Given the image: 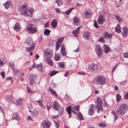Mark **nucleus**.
<instances>
[{"instance_id": "1", "label": "nucleus", "mask_w": 128, "mask_h": 128, "mask_svg": "<svg viewBox=\"0 0 128 128\" xmlns=\"http://www.w3.org/2000/svg\"><path fill=\"white\" fill-rule=\"evenodd\" d=\"M128 110V105L126 104H121L118 107L116 111V114L114 111L112 110V113L114 115V121L118 118V115L122 116L125 114Z\"/></svg>"}, {"instance_id": "2", "label": "nucleus", "mask_w": 128, "mask_h": 128, "mask_svg": "<svg viewBox=\"0 0 128 128\" xmlns=\"http://www.w3.org/2000/svg\"><path fill=\"white\" fill-rule=\"evenodd\" d=\"M34 12V10L32 8H26L25 5L22 6L20 12L21 14L24 15L25 16H32V14Z\"/></svg>"}, {"instance_id": "3", "label": "nucleus", "mask_w": 128, "mask_h": 128, "mask_svg": "<svg viewBox=\"0 0 128 128\" xmlns=\"http://www.w3.org/2000/svg\"><path fill=\"white\" fill-rule=\"evenodd\" d=\"M96 82L98 84L102 86L106 83V78L102 75L99 76L97 77Z\"/></svg>"}, {"instance_id": "4", "label": "nucleus", "mask_w": 128, "mask_h": 128, "mask_svg": "<svg viewBox=\"0 0 128 128\" xmlns=\"http://www.w3.org/2000/svg\"><path fill=\"white\" fill-rule=\"evenodd\" d=\"M36 76L33 74H31L29 75V84L32 86L33 85L36 83Z\"/></svg>"}, {"instance_id": "5", "label": "nucleus", "mask_w": 128, "mask_h": 128, "mask_svg": "<svg viewBox=\"0 0 128 128\" xmlns=\"http://www.w3.org/2000/svg\"><path fill=\"white\" fill-rule=\"evenodd\" d=\"M95 50L98 56H100L102 55L103 52L102 49L99 45H98L95 46Z\"/></svg>"}, {"instance_id": "6", "label": "nucleus", "mask_w": 128, "mask_h": 128, "mask_svg": "<svg viewBox=\"0 0 128 128\" xmlns=\"http://www.w3.org/2000/svg\"><path fill=\"white\" fill-rule=\"evenodd\" d=\"M56 110L58 114V115L61 114L64 111V109L62 107H61L56 102Z\"/></svg>"}, {"instance_id": "7", "label": "nucleus", "mask_w": 128, "mask_h": 128, "mask_svg": "<svg viewBox=\"0 0 128 128\" xmlns=\"http://www.w3.org/2000/svg\"><path fill=\"white\" fill-rule=\"evenodd\" d=\"M32 25V24H29L30 26L28 27L27 28V30L28 31L29 33L31 34L36 32L37 31L36 28H33L31 27Z\"/></svg>"}, {"instance_id": "8", "label": "nucleus", "mask_w": 128, "mask_h": 128, "mask_svg": "<svg viewBox=\"0 0 128 128\" xmlns=\"http://www.w3.org/2000/svg\"><path fill=\"white\" fill-rule=\"evenodd\" d=\"M51 122L49 121L44 120L42 122V124L44 128H49L50 126Z\"/></svg>"}, {"instance_id": "9", "label": "nucleus", "mask_w": 128, "mask_h": 128, "mask_svg": "<svg viewBox=\"0 0 128 128\" xmlns=\"http://www.w3.org/2000/svg\"><path fill=\"white\" fill-rule=\"evenodd\" d=\"M45 56L46 58H51L52 56V50H51L45 51L44 52Z\"/></svg>"}, {"instance_id": "10", "label": "nucleus", "mask_w": 128, "mask_h": 128, "mask_svg": "<svg viewBox=\"0 0 128 128\" xmlns=\"http://www.w3.org/2000/svg\"><path fill=\"white\" fill-rule=\"evenodd\" d=\"M83 15L86 18H88L91 16V12L90 10H86L83 13Z\"/></svg>"}, {"instance_id": "11", "label": "nucleus", "mask_w": 128, "mask_h": 128, "mask_svg": "<svg viewBox=\"0 0 128 128\" xmlns=\"http://www.w3.org/2000/svg\"><path fill=\"white\" fill-rule=\"evenodd\" d=\"M105 20V16L102 15H100L98 20V23L100 24H102L104 22Z\"/></svg>"}, {"instance_id": "12", "label": "nucleus", "mask_w": 128, "mask_h": 128, "mask_svg": "<svg viewBox=\"0 0 128 128\" xmlns=\"http://www.w3.org/2000/svg\"><path fill=\"white\" fill-rule=\"evenodd\" d=\"M122 34L124 37H126L128 35V28L126 27L122 28Z\"/></svg>"}, {"instance_id": "13", "label": "nucleus", "mask_w": 128, "mask_h": 128, "mask_svg": "<svg viewBox=\"0 0 128 128\" xmlns=\"http://www.w3.org/2000/svg\"><path fill=\"white\" fill-rule=\"evenodd\" d=\"M79 105H78L74 107H73L72 108L71 111L74 114H77L79 112Z\"/></svg>"}, {"instance_id": "14", "label": "nucleus", "mask_w": 128, "mask_h": 128, "mask_svg": "<svg viewBox=\"0 0 128 128\" xmlns=\"http://www.w3.org/2000/svg\"><path fill=\"white\" fill-rule=\"evenodd\" d=\"M73 22L74 24L78 26L80 24V20L77 17L75 16L73 18Z\"/></svg>"}, {"instance_id": "15", "label": "nucleus", "mask_w": 128, "mask_h": 128, "mask_svg": "<svg viewBox=\"0 0 128 128\" xmlns=\"http://www.w3.org/2000/svg\"><path fill=\"white\" fill-rule=\"evenodd\" d=\"M60 52L62 56H65L66 55L67 53L64 44H63L61 46Z\"/></svg>"}, {"instance_id": "16", "label": "nucleus", "mask_w": 128, "mask_h": 128, "mask_svg": "<svg viewBox=\"0 0 128 128\" xmlns=\"http://www.w3.org/2000/svg\"><path fill=\"white\" fill-rule=\"evenodd\" d=\"M94 105L91 104L89 110L88 112V113L90 115L92 116L93 114L94 113Z\"/></svg>"}, {"instance_id": "17", "label": "nucleus", "mask_w": 128, "mask_h": 128, "mask_svg": "<svg viewBox=\"0 0 128 128\" xmlns=\"http://www.w3.org/2000/svg\"><path fill=\"white\" fill-rule=\"evenodd\" d=\"M81 27V26H80L76 30H74L72 32V34L74 36L76 37H78L79 34V30Z\"/></svg>"}, {"instance_id": "18", "label": "nucleus", "mask_w": 128, "mask_h": 128, "mask_svg": "<svg viewBox=\"0 0 128 128\" xmlns=\"http://www.w3.org/2000/svg\"><path fill=\"white\" fill-rule=\"evenodd\" d=\"M103 47L104 52L105 54H107L110 52V48L108 45L104 44Z\"/></svg>"}, {"instance_id": "19", "label": "nucleus", "mask_w": 128, "mask_h": 128, "mask_svg": "<svg viewBox=\"0 0 128 128\" xmlns=\"http://www.w3.org/2000/svg\"><path fill=\"white\" fill-rule=\"evenodd\" d=\"M113 34H109L107 32H105L104 33L103 36L104 37L108 38L109 39L112 38V36Z\"/></svg>"}, {"instance_id": "20", "label": "nucleus", "mask_w": 128, "mask_h": 128, "mask_svg": "<svg viewBox=\"0 0 128 128\" xmlns=\"http://www.w3.org/2000/svg\"><path fill=\"white\" fill-rule=\"evenodd\" d=\"M35 44V43H33L32 44V46L30 47H26V51L30 52L31 51H32L34 49V47Z\"/></svg>"}, {"instance_id": "21", "label": "nucleus", "mask_w": 128, "mask_h": 128, "mask_svg": "<svg viewBox=\"0 0 128 128\" xmlns=\"http://www.w3.org/2000/svg\"><path fill=\"white\" fill-rule=\"evenodd\" d=\"M97 101H96L95 102L97 103L96 106H102V99L100 97H98L97 99Z\"/></svg>"}, {"instance_id": "22", "label": "nucleus", "mask_w": 128, "mask_h": 128, "mask_svg": "<svg viewBox=\"0 0 128 128\" xmlns=\"http://www.w3.org/2000/svg\"><path fill=\"white\" fill-rule=\"evenodd\" d=\"M14 29L16 32H18L20 29L19 24L18 22H16L14 26Z\"/></svg>"}, {"instance_id": "23", "label": "nucleus", "mask_w": 128, "mask_h": 128, "mask_svg": "<svg viewBox=\"0 0 128 128\" xmlns=\"http://www.w3.org/2000/svg\"><path fill=\"white\" fill-rule=\"evenodd\" d=\"M90 68L92 70H97L98 69V66L94 64H92L90 65Z\"/></svg>"}, {"instance_id": "24", "label": "nucleus", "mask_w": 128, "mask_h": 128, "mask_svg": "<svg viewBox=\"0 0 128 128\" xmlns=\"http://www.w3.org/2000/svg\"><path fill=\"white\" fill-rule=\"evenodd\" d=\"M50 58H46V62L49 65L52 66L53 63Z\"/></svg>"}, {"instance_id": "25", "label": "nucleus", "mask_w": 128, "mask_h": 128, "mask_svg": "<svg viewBox=\"0 0 128 128\" xmlns=\"http://www.w3.org/2000/svg\"><path fill=\"white\" fill-rule=\"evenodd\" d=\"M115 30L116 32L119 33L121 32V28L119 24H118L115 28Z\"/></svg>"}, {"instance_id": "26", "label": "nucleus", "mask_w": 128, "mask_h": 128, "mask_svg": "<svg viewBox=\"0 0 128 128\" xmlns=\"http://www.w3.org/2000/svg\"><path fill=\"white\" fill-rule=\"evenodd\" d=\"M13 116L12 118V119L16 120H18L19 119V118L18 116L17 113L16 112L13 113Z\"/></svg>"}, {"instance_id": "27", "label": "nucleus", "mask_w": 128, "mask_h": 128, "mask_svg": "<svg viewBox=\"0 0 128 128\" xmlns=\"http://www.w3.org/2000/svg\"><path fill=\"white\" fill-rule=\"evenodd\" d=\"M71 107L70 106H69L67 107L66 108V111L68 113L69 115V117H71Z\"/></svg>"}, {"instance_id": "28", "label": "nucleus", "mask_w": 128, "mask_h": 128, "mask_svg": "<svg viewBox=\"0 0 128 128\" xmlns=\"http://www.w3.org/2000/svg\"><path fill=\"white\" fill-rule=\"evenodd\" d=\"M3 5L4 6L5 8L6 9H7L10 7V2L9 1H8L4 4Z\"/></svg>"}, {"instance_id": "29", "label": "nucleus", "mask_w": 128, "mask_h": 128, "mask_svg": "<svg viewBox=\"0 0 128 128\" xmlns=\"http://www.w3.org/2000/svg\"><path fill=\"white\" fill-rule=\"evenodd\" d=\"M22 99L21 98H19L16 100V104L20 106L22 105Z\"/></svg>"}, {"instance_id": "30", "label": "nucleus", "mask_w": 128, "mask_h": 128, "mask_svg": "<svg viewBox=\"0 0 128 128\" xmlns=\"http://www.w3.org/2000/svg\"><path fill=\"white\" fill-rule=\"evenodd\" d=\"M51 31L48 29H45L44 32V34L45 35L48 36L50 35Z\"/></svg>"}, {"instance_id": "31", "label": "nucleus", "mask_w": 128, "mask_h": 128, "mask_svg": "<svg viewBox=\"0 0 128 128\" xmlns=\"http://www.w3.org/2000/svg\"><path fill=\"white\" fill-rule=\"evenodd\" d=\"M13 98L12 95L11 94L10 96H7L6 98V100L8 101L9 102L10 101H12V99Z\"/></svg>"}, {"instance_id": "32", "label": "nucleus", "mask_w": 128, "mask_h": 128, "mask_svg": "<svg viewBox=\"0 0 128 128\" xmlns=\"http://www.w3.org/2000/svg\"><path fill=\"white\" fill-rule=\"evenodd\" d=\"M36 68L38 70H40L41 71H42V64L40 63L39 64L37 65Z\"/></svg>"}, {"instance_id": "33", "label": "nucleus", "mask_w": 128, "mask_h": 128, "mask_svg": "<svg viewBox=\"0 0 128 128\" xmlns=\"http://www.w3.org/2000/svg\"><path fill=\"white\" fill-rule=\"evenodd\" d=\"M114 16L119 22H120L122 21V18L119 15H115Z\"/></svg>"}, {"instance_id": "34", "label": "nucleus", "mask_w": 128, "mask_h": 128, "mask_svg": "<svg viewBox=\"0 0 128 128\" xmlns=\"http://www.w3.org/2000/svg\"><path fill=\"white\" fill-rule=\"evenodd\" d=\"M51 24L52 27L54 28L56 26V19L53 20L51 23Z\"/></svg>"}, {"instance_id": "35", "label": "nucleus", "mask_w": 128, "mask_h": 128, "mask_svg": "<svg viewBox=\"0 0 128 128\" xmlns=\"http://www.w3.org/2000/svg\"><path fill=\"white\" fill-rule=\"evenodd\" d=\"M84 37L86 39H88L89 37L90 36V33L88 32H86L84 34Z\"/></svg>"}, {"instance_id": "36", "label": "nucleus", "mask_w": 128, "mask_h": 128, "mask_svg": "<svg viewBox=\"0 0 128 128\" xmlns=\"http://www.w3.org/2000/svg\"><path fill=\"white\" fill-rule=\"evenodd\" d=\"M121 96L120 94H117L116 95V102L118 103L121 99Z\"/></svg>"}, {"instance_id": "37", "label": "nucleus", "mask_w": 128, "mask_h": 128, "mask_svg": "<svg viewBox=\"0 0 128 128\" xmlns=\"http://www.w3.org/2000/svg\"><path fill=\"white\" fill-rule=\"evenodd\" d=\"M64 38L63 37H62L59 38L57 40V41L56 42L57 44H60L61 45V44L62 43L63 40Z\"/></svg>"}, {"instance_id": "38", "label": "nucleus", "mask_w": 128, "mask_h": 128, "mask_svg": "<svg viewBox=\"0 0 128 128\" xmlns=\"http://www.w3.org/2000/svg\"><path fill=\"white\" fill-rule=\"evenodd\" d=\"M58 66L62 68H64V64L63 62H59L58 64Z\"/></svg>"}, {"instance_id": "39", "label": "nucleus", "mask_w": 128, "mask_h": 128, "mask_svg": "<svg viewBox=\"0 0 128 128\" xmlns=\"http://www.w3.org/2000/svg\"><path fill=\"white\" fill-rule=\"evenodd\" d=\"M48 90L52 94H53L54 96H56V92L55 91L50 88H49Z\"/></svg>"}, {"instance_id": "40", "label": "nucleus", "mask_w": 128, "mask_h": 128, "mask_svg": "<svg viewBox=\"0 0 128 128\" xmlns=\"http://www.w3.org/2000/svg\"><path fill=\"white\" fill-rule=\"evenodd\" d=\"M73 8H72L68 10H67L65 12V13L66 15H68L72 11L73 9Z\"/></svg>"}, {"instance_id": "41", "label": "nucleus", "mask_w": 128, "mask_h": 128, "mask_svg": "<svg viewBox=\"0 0 128 128\" xmlns=\"http://www.w3.org/2000/svg\"><path fill=\"white\" fill-rule=\"evenodd\" d=\"M52 107L55 110H56V101L52 103Z\"/></svg>"}, {"instance_id": "42", "label": "nucleus", "mask_w": 128, "mask_h": 128, "mask_svg": "<svg viewBox=\"0 0 128 128\" xmlns=\"http://www.w3.org/2000/svg\"><path fill=\"white\" fill-rule=\"evenodd\" d=\"M78 117L80 118V120H83L82 115L80 112L77 115Z\"/></svg>"}, {"instance_id": "43", "label": "nucleus", "mask_w": 128, "mask_h": 128, "mask_svg": "<svg viewBox=\"0 0 128 128\" xmlns=\"http://www.w3.org/2000/svg\"><path fill=\"white\" fill-rule=\"evenodd\" d=\"M56 3H57L58 5V6L62 5V1L61 0H57L56 1Z\"/></svg>"}, {"instance_id": "44", "label": "nucleus", "mask_w": 128, "mask_h": 128, "mask_svg": "<svg viewBox=\"0 0 128 128\" xmlns=\"http://www.w3.org/2000/svg\"><path fill=\"white\" fill-rule=\"evenodd\" d=\"M4 59L3 58H0V66H3L4 62L3 60Z\"/></svg>"}, {"instance_id": "45", "label": "nucleus", "mask_w": 128, "mask_h": 128, "mask_svg": "<svg viewBox=\"0 0 128 128\" xmlns=\"http://www.w3.org/2000/svg\"><path fill=\"white\" fill-rule=\"evenodd\" d=\"M98 126H99L102 127H104L106 126V124L103 123H100L98 124Z\"/></svg>"}, {"instance_id": "46", "label": "nucleus", "mask_w": 128, "mask_h": 128, "mask_svg": "<svg viewBox=\"0 0 128 128\" xmlns=\"http://www.w3.org/2000/svg\"><path fill=\"white\" fill-rule=\"evenodd\" d=\"M61 55L60 54H56V61H59L60 59Z\"/></svg>"}, {"instance_id": "47", "label": "nucleus", "mask_w": 128, "mask_h": 128, "mask_svg": "<svg viewBox=\"0 0 128 128\" xmlns=\"http://www.w3.org/2000/svg\"><path fill=\"white\" fill-rule=\"evenodd\" d=\"M10 66L12 67L13 68H14V65L13 61H10Z\"/></svg>"}, {"instance_id": "48", "label": "nucleus", "mask_w": 128, "mask_h": 128, "mask_svg": "<svg viewBox=\"0 0 128 128\" xmlns=\"http://www.w3.org/2000/svg\"><path fill=\"white\" fill-rule=\"evenodd\" d=\"M56 74V71H52L50 72V76H52Z\"/></svg>"}, {"instance_id": "49", "label": "nucleus", "mask_w": 128, "mask_h": 128, "mask_svg": "<svg viewBox=\"0 0 128 128\" xmlns=\"http://www.w3.org/2000/svg\"><path fill=\"white\" fill-rule=\"evenodd\" d=\"M127 82V81L126 80H125V81L120 83V84L121 85L124 86L126 84Z\"/></svg>"}, {"instance_id": "50", "label": "nucleus", "mask_w": 128, "mask_h": 128, "mask_svg": "<svg viewBox=\"0 0 128 128\" xmlns=\"http://www.w3.org/2000/svg\"><path fill=\"white\" fill-rule=\"evenodd\" d=\"M124 58H128V52H126L124 54Z\"/></svg>"}, {"instance_id": "51", "label": "nucleus", "mask_w": 128, "mask_h": 128, "mask_svg": "<svg viewBox=\"0 0 128 128\" xmlns=\"http://www.w3.org/2000/svg\"><path fill=\"white\" fill-rule=\"evenodd\" d=\"M25 42L26 43V44L28 46H32V42Z\"/></svg>"}, {"instance_id": "52", "label": "nucleus", "mask_w": 128, "mask_h": 128, "mask_svg": "<svg viewBox=\"0 0 128 128\" xmlns=\"http://www.w3.org/2000/svg\"><path fill=\"white\" fill-rule=\"evenodd\" d=\"M98 41L101 42H104L105 40L102 37H101L98 40Z\"/></svg>"}, {"instance_id": "53", "label": "nucleus", "mask_w": 128, "mask_h": 128, "mask_svg": "<svg viewBox=\"0 0 128 128\" xmlns=\"http://www.w3.org/2000/svg\"><path fill=\"white\" fill-rule=\"evenodd\" d=\"M102 106H96V108L98 109V113L100 110Z\"/></svg>"}, {"instance_id": "54", "label": "nucleus", "mask_w": 128, "mask_h": 128, "mask_svg": "<svg viewBox=\"0 0 128 128\" xmlns=\"http://www.w3.org/2000/svg\"><path fill=\"white\" fill-rule=\"evenodd\" d=\"M13 71L14 72V73L15 74H18L19 72V71H18L17 70L15 69H14V68H13Z\"/></svg>"}, {"instance_id": "55", "label": "nucleus", "mask_w": 128, "mask_h": 128, "mask_svg": "<svg viewBox=\"0 0 128 128\" xmlns=\"http://www.w3.org/2000/svg\"><path fill=\"white\" fill-rule=\"evenodd\" d=\"M94 27L97 28H98V25L96 22V21H94Z\"/></svg>"}, {"instance_id": "56", "label": "nucleus", "mask_w": 128, "mask_h": 128, "mask_svg": "<svg viewBox=\"0 0 128 128\" xmlns=\"http://www.w3.org/2000/svg\"><path fill=\"white\" fill-rule=\"evenodd\" d=\"M5 72H3L0 73V74L1 75L2 77V78H4L5 77L4 75Z\"/></svg>"}, {"instance_id": "57", "label": "nucleus", "mask_w": 128, "mask_h": 128, "mask_svg": "<svg viewBox=\"0 0 128 128\" xmlns=\"http://www.w3.org/2000/svg\"><path fill=\"white\" fill-rule=\"evenodd\" d=\"M39 105L40 106L42 107L44 109V107L42 105V101L41 102H40L39 103Z\"/></svg>"}, {"instance_id": "58", "label": "nucleus", "mask_w": 128, "mask_h": 128, "mask_svg": "<svg viewBox=\"0 0 128 128\" xmlns=\"http://www.w3.org/2000/svg\"><path fill=\"white\" fill-rule=\"evenodd\" d=\"M77 74L78 75H82L83 76H84L85 75V73L84 72H78Z\"/></svg>"}, {"instance_id": "59", "label": "nucleus", "mask_w": 128, "mask_h": 128, "mask_svg": "<svg viewBox=\"0 0 128 128\" xmlns=\"http://www.w3.org/2000/svg\"><path fill=\"white\" fill-rule=\"evenodd\" d=\"M125 98L126 99L128 100V93L127 92L125 95Z\"/></svg>"}, {"instance_id": "60", "label": "nucleus", "mask_w": 128, "mask_h": 128, "mask_svg": "<svg viewBox=\"0 0 128 128\" xmlns=\"http://www.w3.org/2000/svg\"><path fill=\"white\" fill-rule=\"evenodd\" d=\"M48 26V22H46V23L44 25V27L45 28H47Z\"/></svg>"}, {"instance_id": "61", "label": "nucleus", "mask_w": 128, "mask_h": 128, "mask_svg": "<svg viewBox=\"0 0 128 128\" xmlns=\"http://www.w3.org/2000/svg\"><path fill=\"white\" fill-rule=\"evenodd\" d=\"M61 45L57 44L56 43V50L58 49L59 48L60 46Z\"/></svg>"}, {"instance_id": "62", "label": "nucleus", "mask_w": 128, "mask_h": 128, "mask_svg": "<svg viewBox=\"0 0 128 128\" xmlns=\"http://www.w3.org/2000/svg\"><path fill=\"white\" fill-rule=\"evenodd\" d=\"M42 40V38L41 36V37L38 39V42H41Z\"/></svg>"}, {"instance_id": "63", "label": "nucleus", "mask_w": 128, "mask_h": 128, "mask_svg": "<svg viewBox=\"0 0 128 128\" xmlns=\"http://www.w3.org/2000/svg\"><path fill=\"white\" fill-rule=\"evenodd\" d=\"M27 92L28 93H30L31 92L30 89V88H29L28 87L27 88Z\"/></svg>"}, {"instance_id": "64", "label": "nucleus", "mask_w": 128, "mask_h": 128, "mask_svg": "<svg viewBox=\"0 0 128 128\" xmlns=\"http://www.w3.org/2000/svg\"><path fill=\"white\" fill-rule=\"evenodd\" d=\"M80 48H77L76 50H74V52H78Z\"/></svg>"}]
</instances>
